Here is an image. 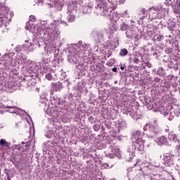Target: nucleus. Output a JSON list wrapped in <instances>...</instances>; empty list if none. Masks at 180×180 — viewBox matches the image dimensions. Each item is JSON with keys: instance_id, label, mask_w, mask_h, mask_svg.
Returning <instances> with one entry per match:
<instances>
[{"instance_id": "nucleus-16", "label": "nucleus", "mask_w": 180, "mask_h": 180, "mask_svg": "<svg viewBox=\"0 0 180 180\" xmlns=\"http://www.w3.org/2000/svg\"><path fill=\"white\" fill-rule=\"evenodd\" d=\"M30 22H36V16L30 15Z\"/></svg>"}, {"instance_id": "nucleus-21", "label": "nucleus", "mask_w": 180, "mask_h": 180, "mask_svg": "<svg viewBox=\"0 0 180 180\" xmlns=\"http://www.w3.org/2000/svg\"><path fill=\"white\" fill-rule=\"evenodd\" d=\"M112 71L113 72H117V68H113Z\"/></svg>"}, {"instance_id": "nucleus-10", "label": "nucleus", "mask_w": 180, "mask_h": 180, "mask_svg": "<svg viewBox=\"0 0 180 180\" xmlns=\"http://www.w3.org/2000/svg\"><path fill=\"white\" fill-rule=\"evenodd\" d=\"M45 78L48 81H53V75H51V73H48L45 75Z\"/></svg>"}, {"instance_id": "nucleus-8", "label": "nucleus", "mask_w": 180, "mask_h": 180, "mask_svg": "<svg viewBox=\"0 0 180 180\" xmlns=\"http://www.w3.org/2000/svg\"><path fill=\"white\" fill-rule=\"evenodd\" d=\"M113 153L115 154V155H117V157H119L120 155V149L118 148L117 146H115L113 148Z\"/></svg>"}, {"instance_id": "nucleus-13", "label": "nucleus", "mask_w": 180, "mask_h": 180, "mask_svg": "<svg viewBox=\"0 0 180 180\" xmlns=\"http://www.w3.org/2000/svg\"><path fill=\"white\" fill-rule=\"evenodd\" d=\"M141 12V15H143L144 16H147V11H146V9L142 8L140 11Z\"/></svg>"}, {"instance_id": "nucleus-25", "label": "nucleus", "mask_w": 180, "mask_h": 180, "mask_svg": "<svg viewBox=\"0 0 180 180\" xmlns=\"http://www.w3.org/2000/svg\"><path fill=\"white\" fill-rule=\"evenodd\" d=\"M28 146H29L28 144H26V145H25V147H28Z\"/></svg>"}, {"instance_id": "nucleus-19", "label": "nucleus", "mask_w": 180, "mask_h": 180, "mask_svg": "<svg viewBox=\"0 0 180 180\" xmlns=\"http://www.w3.org/2000/svg\"><path fill=\"white\" fill-rule=\"evenodd\" d=\"M124 26H126V25H124V23H122V24L120 25L121 30H124L123 27H124Z\"/></svg>"}, {"instance_id": "nucleus-17", "label": "nucleus", "mask_w": 180, "mask_h": 180, "mask_svg": "<svg viewBox=\"0 0 180 180\" xmlns=\"http://www.w3.org/2000/svg\"><path fill=\"white\" fill-rule=\"evenodd\" d=\"M146 66L148 68H151V63L150 62H146Z\"/></svg>"}, {"instance_id": "nucleus-15", "label": "nucleus", "mask_w": 180, "mask_h": 180, "mask_svg": "<svg viewBox=\"0 0 180 180\" xmlns=\"http://www.w3.org/2000/svg\"><path fill=\"white\" fill-rule=\"evenodd\" d=\"M169 139L172 141H175V140H176V136H175V134L170 135Z\"/></svg>"}, {"instance_id": "nucleus-6", "label": "nucleus", "mask_w": 180, "mask_h": 180, "mask_svg": "<svg viewBox=\"0 0 180 180\" xmlns=\"http://www.w3.org/2000/svg\"><path fill=\"white\" fill-rule=\"evenodd\" d=\"M165 143H167V138L165 136H161L159 139L158 144L161 146L162 144H165Z\"/></svg>"}, {"instance_id": "nucleus-4", "label": "nucleus", "mask_w": 180, "mask_h": 180, "mask_svg": "<svg viewBox=\"0 0 180 180\" xmlns=\"http://www.w3.org/2000/svg\"><path fill=\"white\" fill-rule=\"evenodd\" d=\"M148 130L152 136H154V134H158V133H160V129H158V127H150V129Z\"/></svg>"}, {"instance_id": "nucleus-7", "label": "nucleus", "mask_w": 180, "mask_h": 180, "mask_svg": "<svg viewBox=\"0 0 180 180\" xmlns=\"http://www.w3.org/2000/svg\"><path fill=\"white\" fill-rule=\"evenodd\" d=\"M127 54H129V51L126 49H122L120 52V56H121V57H124L125 56H127Z\"/></svg>"}, {"instance_id": "nucleus-5", "label": "nucleus", "mask_w": 180, "mask_h": 180, "mask_svg": "<svg viewBox=\"0 0 180 180\" xmlns=\"http://www.w3.org/2000/svg\"><path fill=\"white\" fill-rule=\"evenodd\" d=\"M0 146H2L3 147H7V148H9V147H11V143L9 142L6 141L5 139H1L0 140Z\"/></svg>"}, {"instance_id": "nucleus-1", "label": "nucleus", "mask_w": 180, "mask_h": 180, "mask_svg": "<svg viewBox=\"0 0 180 180\" xmlns=\"http://www.w3.org/2000/svg\"><path fill=\"white\" fill-rule=\"evenodd\" d=\"M98 11L101 15L105 16L109 20H113V8L108 3L101 4Z\"/></svg>"}, {"instance_id": "nucleus-2", "label": "nucleus", "mask_w": 180, "mask_h": 180, "mask_svg": "<svg viewBox=\"0 0 180 180\" xmlns=\"http://www.w3.org/2000/svg\"><path fill=\"white\" fill-rule=\"evenodd\" d=\"M133 137L136 139L135 147L139 151H143L144 150V141L141 139V131H136L132 134Z\"/></svg>"}, {"instance_id": "nucleus-3", "label": "nucleus", "mask_w": 180, "mask_h": 180, "mask_svg": "<svg viewBox=\"0 0 180 180\" xmlns=\"http://www.w3.org/2000/svg\"><path fill=\"white\" fill-rule=\"evenodd\" d=\"M9 20V18L6 17V10L4 7L0 6V26H2L4 23H6Z\"/></svg>"}, {"instance_id": "nucleus-12", "label": "nucleus", "mask_w": 180, "mask_h": 180, "mask_svg": "<svg viewBox=\"0 0 180 180\" xmlns=\"http://www.w3.org/2000/svg\"><path fill=\"white\" fill-rule=\"evenodd\" d=\"M96 36H97L98 39H103V32H97Z\"/></svg>"}, {"instance_id": "nucleus-20", "label": "nucleus", "mask_w": 180, "mask_h": 180, "mask_svg": "<svg viewBox=\"0 0 180 180\" xmlns=\"http://www.w3.org/2000/svg\"><path fill=\"white\" fill-rule=\"evenodd\" d=\"M110 56H112V51H108V57H110Z\"/></svg>"}, {"instance_id": "nucleus-23", "label": "nucleus", "mask_w": 180, "mask_h": 180, "mask_svg": "<svg viewBox=\"0 0 180 180\" xmlns=\"http://www.w3.org/2000/svg\"><path fill=\"white\" fill-rule=\"evenodd\" d=\"M120 69L122 70V71H123V70H124V67L121 66V67H120Z\"/></svg>"}, {"instance_id": "nucleus-26", "label": "nucleus", "mask_w": 180, "mask_h": 180, "mask_svg": "<svg viewBox=\"0 0 180 180\" xmlns=\"http://www.w3.org/2000/svg\"><path fill=\"white\" fill-rule=\"evenodd\" d=\"M179 8H180V3H179Z\"/></svg>"}, {"instance_id": "nucleus-22", "label": "nucleus", "mask_w": 180, "mask_h": 180, "mask_svg": "<svg viewBox=\"0 0 180 180\" xmlns=\"http://www.w3.org/2000/svg\"><path fill=\"white\" fill-rule=\"evenodd\" d=\"M7 108H8V109H16V107H13V106L11 107V106H8V107H7Z\"/></svg>"}, {"instance_id": "nucleus-18", "label": "nucleus", "mask_w": 180, "mask_h": 180, "mask_svg": "<svg viewBox=\"0 0 180 180\" xmlns=\"http://www.w3.org/2000/svg\"><path fill=\"white\" fill-rule=\"evenodd\" d=\"M176 148L177 153H180V145H177Z\"/></svg>"}, {"instance_id": "nucleus-11", "label": "nucleus", "mask_w": 180, "mask_h": 180, "mask_svg": "<svg viewBox=\"0 0 180 180\" xmlns=\"http://www.w3.org/2000/svg\"><path fill=\"white\" fill-rule=\"evenodd\" d=\"M93 129L94 130H95L96 131H98V130H101V126L98 124H95L94 126H93Z\"/></svg>"}, {"instance_id": "nucleus-9", "label": "nucleus", "mask_w": 180, "mask_h": 180, "mask_svg": "<svg viewBox=\"0 0 180 180\" xmlns=\"http://www.w3.org/2000/svg\"><path fill=\"white\" fill-rule=\"evenodd\" d=\"M67 19H68V22H74V20H75V15H68Z\"/></svg>"}, {"instance_id": "nucleus-14", "label": "nucleus", "mask_w": 180, "mask_h": 180, "mask_svg": "<svg viewBox=\"0 0 180 180\" xmlns=\"http://www.w3.org/2000/svg\"><path fill=\"white\" fill-rule=\"evenodd\" d=\"M139 61H140V60L139 59L138 57H134V58L133 63L134 64H139Z\"/></svg>"}, {"instance_id": "nucleus-24", "label": "nucleus", "mask_w": 180, "mask_h": 180, "mask_svg": "<svg viewBox=\"0 0 180 180\" xmlns=\"http://www.w3.org/2000/svg\"><path fill=\"white\" fill-rule=\"evenodd\" d=\"M53 86H57V84H53Z\"/></svg>"}]
</instances>
